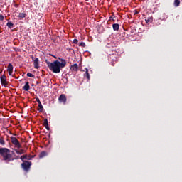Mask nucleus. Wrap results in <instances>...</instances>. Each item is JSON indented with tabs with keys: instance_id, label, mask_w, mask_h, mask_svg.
Listing matches in <instances>:
<instances>
[{
	"instance_id": "22",
	"label": "nucleus",
	"mask_w": 182,
	"mask_h": 182,
	"mask_svg": "<svg viewBox=\"0 0 182 182\" xmlns=\"http://www.w3.org/2000/svg\"><path fill=\"white\" fill-rule=\"evenodd\" d=\"M146 23H151L153 22V18H149L148 19H146Z\"/></svg>"
},
{
	"instance_id": "25",
	"label": "nucleus",
	"mask_w": 182,
	"mask_h": 182,
	"mask_svg": "<svg viewBox=\"0 0 182 182\" xmlns=\"http://www.w3.org/2000/svg\"><path fill=\"white\" fill-rule=\"evenodd\" d=\"M77 42H79V41H77V39H74L73 41V43H75V45L77 44Z\"/></svg>"
},
{
	"instance_id": "5",
	"label": "nucleus",
	"mask_w": 182,
	"mask_h": 182,
	"mask_svg": "<svg viewBox=\"0 0 182 182\" xmlns=\"http://www.w3.org/2000/svg\"><path fill=\"white\" fill-rule=\"evenodd\" d=\"M10 139H11V141L12 144H14V146H15L18 149H21L22 147V145H21V143L19 142L18 139H16V137L11 136Z\"/></svg>"
},
{
	"instance_id": "18",
	"label": "nucleus",
	"mask_w": 182,
	"mask_h": 182,
	"mask_svg": "<svg viewBox=\"0 0 182 182\" xmlns=\"http://www.w3.org/2000/svg\"><path fill=\"white\" fill-rule=\"evenodd\" d=\"M6 26H8V28H9V29H12V28H14V24L11 21H9L7 23Z\"/></svg>"
},
{
	"instance_id": "17",
	"label": "nucleus",
	"mask_w": 182,
	"mask_h": 182,
	"mask_svg": "<svg viewBox=\"0 0 182 182\" xmlns=\"http://www.w3.org/2000/svg\"><path fill=\"white\" fill-rule=\"evenodd\" d=\"M47 153L46 151H42L40 154H39V158L40 159H43V157L46 156Z\"/></svg>"
},
{
	"instance_id": "12",
	"label": "nucleus",
	"mask_w": 182,
	"mask_h": 182,
	"mask_svg": "<svg viewBox=\"0 0 182 182\" xmlns=\"http://www.w3.org/2000/svg\"><path fill=\"white\" fill-rule=\"evenodd\" d=\"M23 90L26 92H28L29 89H31V86H29V82H27L26 85L23 87Z\"/></svg>"
},
{
	"instance_id": "23",
	"label": "nucleus",
	"mask_w": 182,
	"mask_h": 182,
	"mask_svg": "<svg viewBox=\"0 0 182 182\" xmlns=\"http://www.w3.org/2000/svg\"><path fill=\"white\" fill-rule=\"evenodd\" d=\"M27 76L28 77H35V75H33V74L31 73H27Z\"/></svg>"
},
{
	"instance_id": "13",
	"label": "nucleus",
	"mask_w": 182,
	"mask_h": 182,
	"mask_svg": "<svg viewBox=\"0 0 182 182\" xmlns=\"http://www.w3.org/2000/svg\"><path fill=\"white\" fill-rule=\"evenodd\" d=\"M112 28L114 31H119V29H120V25H119V23H114Z\"/></svg>"
},
{
	"instance_id": "21",
	"label": "nucleus",
	"mask_w": 182,
	"mask_h": 182,
	"mask_svg": "<svg viewBox=\"0 0 182 182\" xmlns=\"http://www.w3.org/2000/svg\"><path fill=\"white\" fill-rule=\"evenodd\" d=\"M174 6H180V0L174 1Z\"/></svg>"
},
{
	"instance_id": "8",
	"label": "nucleus",
	"mask_w": 182,
	"mask_h": 182,
	"mask_svg": "<svg viewBox=\"0 0 182 182\" xmlns=\"http://www.w3.org/2000/svg\"><path fill=\"white\" fill-rule=\"evenodd\" d=\"M7 72H9V76H12L14 72V65H12V63H9Z\"/></svg>"
},
{
	"instance_id": "9",
	"label": "nucleus",
	"mask_w": 182,
	"mask_h": 182,
	"mask_svg": "<svg viewBox=\"0 0 182 182\" xmlns=\"http://www.w3.org/2000/svg\"><path fill=\"white\" fill-rule=\"evenodd\" d=\"M33 65L35 69H39V58H35L33 60Z\"/></svg>"
},
{
	"instance_id": "11",
	"label": "nucleus",
	"mask_w": 182,
	"mask_h": 182,
	"mask_svg": "<svg viewBox=\"0 0 182 182\" xmlns=\"http://www.w3.org/2000/svg\"><path fill=\"white\" fill-rule=\"evenodd\" d=\"M77 69H79L77 64H74L70 67V70H73L74 72H77Z\"/></svg>"
},
{
	"instance_id": "27",
	"label": "nucleus",
	"mask_w": 182,
	"mask_h": 182,
	"mask_svg": "<svg viewBox=\"0 0 182 182\" xmlns=\"http://www.w3.org/2000/svg\"><path fill=\"white\" fill-rule=\"evenodd\" d=\"M0 21H4V15H0Z\"/></svg>"
},
{
	"instance_id": "3",
	"label": "nucleus",
	"mask_w": 182,
	"mask_h": 182,
	"mask_svg": "<svg viewBox=\"0 0 182 182\" xmlns=\"http://www.w3.org/2000/svg\"><path fill=\"white\" fill-rule=\"evenodd\" d=\"M32 166V162L28 161H23L21 164V167L24 171H29L31 170V166Z\"/></svg>"
},
{
	"instance_id": "16",
	"label": "nucleus",
	"mask_w": 182,
	"mask_h": 182,
	"mask_svg": "<svg viewBox=\"0 0 182 182\" xmlns=\"http://www.w3.org/2000/svg\"><path fill=\"white\" fill-rule=\"evenodd\" d=\"M14 151H16V153L17 154H25V150H23V149H21L20 151L18 150V149H14Z\"/></svg>"
},
{
	"instance_id": "20",
	"label": "nucleus",
	"mask_w": 182,
	"mask_h": 182,
	"mask_svg": "<svg viewBox=\"0 0 182 182\" xmlns=\"http://www.w3.org/2000/svg\"><path fill=\"white\" fill-rule=\"evenodd\" d=\"M0 144L1 146H5V141L4 140V137H0Z\"/></svg>"
},
{
	"instance_id": "14",
	"label": "nucleus",
	"mask_w": 182,
	"mask_h": 182,
	"mask_svg": "<svg viewBox=\"0 0 182 182\" xmlns=\"http://www.w3.org/2000/svg\"><path fill=\"white\" fill-rule=\"evenodd\" d=\"M85 73L84 74L85 77H87L88 80L90 79V75H89V70L87 68H85Z\"/></svg>"
},
{
	"instance_id": "24",
	"label": "nucleus",
	"mask_w": 182,
	"mask_h": 182,
	"mask_svg": "<svg viewBox=\"0 0 182 182\" xmlns=\"http://www.w3.org/2000/svg\"><path fill=\"white\" fill-rule=\"evenodd\" d=\"M79 46H82V48H85L86 46V43H85V42H81L79 43Z\"/></svg>"
},
{
	"instance_id": "1",
	"label": "nucleus",
	"mask_w": 182,
	"mask_h": 182,
	"mask_svg": "<svg viewBox=\"0 0 182 182\" xmlns=\"http://www.w3.org/2000/svg\"><path fill=\"white\" fill-rule=\"evenodd\" d=\"M58 59L60 61L57 60L53 63L46 60L48 68L53 73H60V69H63L66 66V60L60 58H58Z\"/></svg>"
},
{
	"instance_id": "4",
	"label": "nucleus",
	"mask_w": 182,
	"mask_h": 182,
	"mask_svg": "<svg viewBox=\"0 0 182 182\" xmlns=\"http://www.w3.org/2000/svg\"><path fill=\"white\" fill-rule=\"evenodd\" d=\"M0 82L4 87H8L9 86V82L6 80V75L5 74L0 77Z\"/></svg>"
},
{
	"instance_id": "19",
	"label": "nucleus",
	"mask_w": 182,
	"mask_h": 182,
	"mask_svg": "<svg viewBox=\"0 0 182 182\" xmlns=\"http://www.w3.org/2000/svg\"><path fill=\"white\" fill-rule=\"evenodd\" d=\"M38 107H39L38 110L40 112H43V106L42 105V102L38 103Z\"/></svg>"
},
{
	"instance_id": "2",
	"label": "nucleus",
	"mask_w": 182,
	"mask_h": 182,
	"mask_svg": "<svg viewBox=\"0 0 182 182\" xmlns=\"http://www.w3.org/2000/svg\"><path fill=\"white\" fill-rule=\"evenodd\" d=\"M11 153H14V151H11L8 148H0V156L6 163H11V161H14V160L21 159L19 156H15V157H14Z\"/></svg>"
},
{
	"instance_id": "15",
	"label": "nucleus",
	"mask_w": 182,
	"mask_h": 182,
	"mask_svg": "<svg viewBox=\"0 0 182 182\" xmlns=\"http://www.w3.org/2000/svg\"><path fill=\"white\" fill-rule=\"evenodd\" d=\"M18 18L20 19H23V18H26V13H19Z\"/></svg>"
},
{
	"instance_id": "26",
	"label": "nucleus",
	"mask_w": 182,
	"mask_h": 182,
	"mask_svg": "<svg viewBox=\"0 0 182 182\" xmlns=\"http://www.w3.org/2000/svg\"><path fill=\"white\" fill-rule=\"evenodd\" d=\"M36 101L37 102V103H38V105H39V103H41V100H39V98H36Z\"/></svg>"
},
{
	"instance_id": "29",
	"label": "nucleus",
	"mask_w": 182,
	"mask_h": 182,
	"mask_svg": "<svg viewBox=\"0 0 182 182\" xmlns=\"http://www.w3.org/2000/svg\"><path fill=\"white\" fill-rule=\"evenodd\" d=\"M54 58L56 59V57L54 56Z\"/></svg>"
},
{
	"instance_id": "28",
	"label": "nucleus",
	"mask_w": 182,
	"mask_h": 182,
	"mask_svg": "<svg viewBox=\"0 0 182 182\" xmlns=\"http://www.w3.org/2000/svg\"><path fill=\"white\" fill-rule=\"evenodd\" d=\"M31 58L32 59V60H35V58L33 57V55H31Z\"/></svg>"
},
{
	"instance_id": "6",
	"label": "nucleus",
	"mask_w": 182,
	"mask_h": 182,
	"mask_svg": "<svg viewBox=\"0 0 182 182\" xmlns=\"http://www.w3.org/2000/svg\"><path fill=\"white\" fill-rule=\"evenodd\" d=\"M66 95L65 94H62L60 95V97H58V102H60V103H63V105H65L66 103Z\"/></svg>"
},
{
	"instance_id": "10",
	"label": "nucleus",
	"mask_w": 182,
	"mask_h": 182,
	"mask_svg": "<svg viewBox=\"0 0 182 182\" xmlns=\"http://www.w3.org/2000/svg\"><path fill=\"white\" fill-rule=\"evenodd\" d=\"M43 126L46 127V130H50L49 123L48 122V119H44Z\"/></svg>"
},
{
	"instance_id": "7",
	"label": "nucleus",
	"mask_w": 182,
	"mask_h": 182,
	"mask_svg": "<svg viewBox=\"0 0 182 182\" xmlns=\"http://www.w3.org/2000/svg\"><path fill=\"white\" fill-rule=\"evenodd\" d=\"M33 157H35V156H31V155H23L20 157L21 160L23 161H25L24 160H32V159H33Z\"/></svg>"
}]
</instances>
